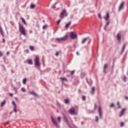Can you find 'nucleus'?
I'll list each match as a JSON object with an SVG mask.
<instances>
[{
	"label": "nucleus",
	"instance_id": "nucleus-24",
	"mask_svg": "<svg viewBox=\"0 0 128 128\" xmlns=\"http://www.w3.org/2000/svg\"><path fill=\"white\" fill-rule=\"evenodd\" d=\"M122 80L123 82H126V76H123V77L122 78Z\"/></svg>",
	"mask_w": 128,
	"mask_h": 128
},
{
	"label": "nucleus",
	"instance_id": "nucleus-3",
	"mask_svg": "<svg viewBox=\"0 0 128 128\" xmlns=\"http://www.w3.org/2000/svg\"><path fill=\"white\" fill-rule=\"evenodd\" d=\"M64 16L66 18L68 16V12H66V10H62L60 14V18H62V19L64 18Z\"/></svg>",
	"mask_w": 128,
	"mask_h": 128
},
{
	"label": "nucleus",
	"instance_id": "nucleus-36",
	"mask_svg": "<svg viewBox=\"0 0 128 128\" xmlns=\"http://www.w3.org/2000/svg\"><path fill=\"white\" fill-rule=\"evenodd\" d=\"M98 18H99L100 20H102V15L100 14H98Z\"/></svg>",
	"mask_w": 128,
	"mask_h": 128
},
{
	"label": "nucleus",
	"instance_id": "nucleus-55",
	"mask_svg": "<svg viewBox=\"0 0 128 128\" xmlns=\"http://www.w3.org/2000/svg\"><path fill=\"white\" fill-rule=\"evenodd\" d=\"M76 54L78 56H79V55H80V54H78V52H76Z\"/></svg>",
	"mask_w": 128,
	"mask_h": 128
},
{
	"label": "nucleus",
	"instance_id": "nucleus-43",
	"mask_svg": "<svg viewBox=\"0 0 128 128\" xmlns=\"http://www.w3.org/2000/svg\"><path fill=\"white\" fill-rule=\"evenodd\" d=\"M124 122H121L120 126L121 127H122L124 126Z\"/></svg>",
	"mask_w": 128,
	"mask_h": 128
},
{
	"label": "nucleus",
	"instance_id": "nucleus-20",
	"mask_svg": "<svg viewBox=\"0 0 128 128\" xmlns=\"http://www.w3.org/2000/svg\"><path fill=\"white\" fill-rule=\"evenodd\" d=\"M6 100H4L0 104V106L4 107V105L6 104Z\"/></svg>",
	"mask_w": 128,
	"mask_h": 128
},
{
	"label": "nucleus",
	"instance_id": "nucleus-46",
	"mask_svg": "<svg viewBox=\"0 0 128 128\" xmlns=\"http://www.w3.org/2000/svg\"><path fill=\"white\" fill-rule=\"evenodd\" d=\"M96 108H97V106H96V104H94V110H96Z\"/></svg>",
	"mask_w": 128,
	"mask_h": 128
},
{
	"label": "nucleus",
	"instance_id": "nucleus-49",
	"mask_svg": "<svg viewBox=\"0 0 128 128\" xmlns=\"http://www.w3.org/2000/svg\"><path fill=\"white\" fill-rule=\"evenodd\" d=\"M3 54L2 53V52L0 51V57L2 56Z\"/></svg>",
	"mask_w": 128,
	"mask_h": 128
},
{
	"label": "nucleus",
	"instance_id": "nucleus-23",
	"mask_svg": "<svg viewBox=\"0 0 128 128\" xmlns=\"http://www.w3.org/2000/svg\"><path fill=\"white\" fill-rule=\"evenodd\" d=\"M0 33L1 34L2 36H4V31L2 30V29L1 28V27H0Z\"/></svg>",
	"mask_w": 128,
	"mask_h": 128
},
{
	"label": "nucleus",
	"instance_id": "nucleus-53",
	"mask_svg": "<svg viewBox=\"0 0 128 128\" xmlns=\"http://www.w3.org/2000/svg\"><path fill=\"white\" fill-rule=\"evenodd\" d=\"M2 42H4H4H6V40H4V38H3Z\"/></svg>",
	"mask_w": 128,
	"mask_h": 128
},
{
	"label": "nucleus",
	"instance_id": "nucleus-30",
	"mask_svg": "<svg viewBox=\"0 0 128 128\" xmlns=\"http://www.w3.org/2000/svg\"><path fill=\"white\" fill-rule=\"evenodd\" d=\"M68 102H70V100H68V99H66L64 100V102L66 104H68Z\"/></svg>",
	"mask_w": 128,
	"mask_h": 128
},
{
	"label": "nucleus",
	"instance_id": "nucleus-22",
	"mask_svg": "<svg viewBox=\"0 0 128 128\" xmlns=\"http://www.w3.org/2000/svg\"><path fill=\"white\" fill-rule=\"evenodd\" d=\"M90 94H94V87H92L90 91Z\"/></svg>",
	"mask_w": 128,
	"mask_h": 128
},
{
	"label": "nucleus",
	"instance_id": "nucleus-12",
	"mask_svg": "<svg viewBox=\"0 0 128 128\" xmlns=\"http://www.w3.org/2000/svg\"><path fill=\"white\" fill-rule=\"evenodd\" d=\"M12 104L14 106V112H16V102L14 101L12 102Z\"/></svg>",
	"mask_w": 128,
	"mask_h": 128
},
{
	"label": "nucleus",
	"instance_id": "nucleus-1",
	"mask_svg": "<svg viewBox=\"0 0 128 128\" xmlns=\"http://www.w3.org/2000/svg\"><path fill=\"white\" fill-rule=\"evenodd\" d=\"M18 26H19V30L20 32L22 34H23V36H26V29H24V26L20 24V22H19Z\"/></svg>",
	"mask_w": 128,
	"mask_h": 128
},
{
	"label": "nucleus",
	"instance_id": "nucleus-21",
	"mask_svg": "<svg viewBox=\"0 0 128 128\" xmlns=\"http://www.w3.org/2000/svg\"><path fill=\"white\" fill-rule=\"evenodd\" d=\"M21 20L22 21V22H23V24H25L26 26V20H24V18H21Z\"/></svg>",
	"mask_w": 128,
	"mask_h": 128
},
{
	"label": "nucleus",
	"instance_id": "nucleus-18",
	"mask_svg": "<svg viewBox=\"0 0 128 128\" xmlns=\"http://www.w3.org/2000/svg\"><path fill=\"white\" fill-rule=\"evenodd\" d=\"M108 64H104V74H106V69L108 68Z\"/></svg>",
	"mask_w": 128,
	"mask_h": 128
},
{
	"label": "nucleus",
	"instance_id": "nucleus-58",
	"mask_svg": "<svg viewBox=\"0 0 128 128\" xmlns=\"http://www.w3.org/2000/svg\"><path fill=\"white\" fill-rule=\"evenodd\" d=\"M12 114V112H10V114Z\"/></svg>",
	"mask_w": 128,
	"mask_h": 128
},
{
	"label": "nucleus",
	"instance_id": "nucleus-38",
	"mask_svg": "<svg viewBox=\"0 0 128 128\" xmlns=\"http://www.w3.org/2000/svg\"><path fill=\"white\" fill-rule=\"evenodd\" d=\"M10 122H11V121H7L4 124H10Z\"/></svg>",
	"mask_w": 128,
	"mask_h": 128
},
{
	"label": "nucleus",
	"instance_id": "nucleus-35",
	"mask_svg": "<svg viewBox=\"0 0 128 128\" xmlns=\"http://www.w3.org/2000/svg\"><path fill=\"white\" fill-rule=\"evenodd\" d=\"M48 28V25H44L42 27L43 30H46V28Z\"/></svg>",
	"mask_w": 128,
	"mask_h": 128
},
{
	"label": "nucleus",
	"instance_id": "nucleus-59",
	"mask_svg": "<svg viewBox=\"0 0 128 128\" xmlns=\"http://www.w3.org/2000/svg\"><path fill=\"white\" fill-rule=\"evenodd\" d=\"M112 68H114V64H113V66H112Z\"/></svg>",
	"mask_w": 128,
	"mask_h": 128
},
{
	"label": "nucleus",
	"instance_id": "nucleus-10",
	"mask_svg": "<svg viewBox=\"0 0 128 128\" xmlns=\"http://www.w3.org/2000/svg\"><path fill=\"white\" fill-rule=\"evenodd\" d=\"M51 119H52V122L54 124V126H56V128H58V122H56V120H54V118L53 116L51 117Z\"/></svg>",
	"mask_w": 128,
	"mask_h": 128
},
{
	"label": "nucleus",
	"instance_id": "nucleus-62",
	"mask_svg": "<svg viewBox=\"0 0 128 128\" xmlns=\"http://www.w3.org/2000/svg\"><path fill=\"white\" fill-rule=\"evenodd\" d=\"M75 128H76V126H75Z\"/></svg>",
	"mask_w": 128,
	"mask_h": 128
},
{
	"label": "nucleus",
	"instance_id": "nucleus-54",
	"mask_svg": "<svg viewBox=\"0 0 128 128\" xmlns=\"http://www.w3.org/2000/svg\"><path fill=\"white\" fill-rule=\"evenodd\" d=\"M6 54H7V56H8V54H10V52H8L7 53H6Z\"/></svg>",
	"mask_w": 128,
	"mask_h": 128
},
{
	"label": "nucleus",
	"instance_id": "nucleus-56",
	"mask_svg": "<svg viewBox=\"0 0 128 128\" xmlns=\"http://www.w3.org/2000/svg\"><path fill=\"white\" fill-rule=\"evenodd\" d=\"M126 100H128V96L126 97Z\"/></svg>",
	"mask_w": 128,
	"mask_h": 128
},
{
	"label": "nucleus",
	"instance_id": "nucleus-57",
	"mask_svg": "<svg viewBox=\"0 0 128 128\" xmlns=\"http://www.w3.org/2000/svg\"><path fill=\"white\" fill-rule=\"evenodd\" d=\"M81 124H84V122H81Z\"/></svg>",
	"mask_w": 128,
	"mask_h": 128
},
{
	"label": "nucleus",
	"instance_id": "nucleus-42",
	"mask_svg": "<svg viewBox=\"0 0 128 128\" xmlns=\"http://www.w3.org/2000/svg\"><path fill=\"white\" fill-rule=\"evenodd\" d=\"M62 20H59L57 21V24H60V22Z\"/></svg>",
	"mask_w": 128,
	"mask_h": 128
},
{
	"label": "nucleus",
	"instance_id": "nucleus-34",
	"mask_svg": "<svg viewBox=\"0 0 128 128\" xmlns=\"http://www.w3.org/2000/svg\"><path fill=\"white\" fill-rule=\"evenodd\" d=\"M58 4V2H56L54 4V5H53L52 6V8H56V4Z\"/></svg>",
	"mask_w": 128,
	"mask_h": 128
},
{
	"label": "nucleus",
	"instance_id": "nucleus-16",
	"mask_svg": "<svg viewBox=\"0 0 128 128\" xmlns=\"http://www.w3.org/2000/svg\"><path fill=\"white\" fill-rule=\"evenodd\" d=\"M70 24H72V22H69L68 23H67L65 26L66 28V29L68 28H70Z\"/></svg>",
	"mask_w": 128,
	"mask_h": 128
},
{
	"label": "nucleus",
	"instance_id": "nucleus-39",
	"mask_svg": "<svg viewBox=\"0 0 128 128\" xmlns=\"http://www.w3.org/2000/svg\"><path fill=\"white\" fill-rule=\"evenodd\" d=\"M14 90L16 92H18V88H16L14 87Z\"/></svg>",
	"mask_w": 128,
	"mask_h": 128
},
{
	"label": "nucleus",
	"instance_id": "nucleus-31",
	"mask_svg": "<svg viewBox=\"0 0 128 128\" xmlns=\"http://www.w3.org/2000/svg\"><path fill=\"white\" fill-rule=\"evenodd\" d=\"M21 90L22 92H26V89L24 88H21Z\"/></svg>",
	"mask_w": 128,
	"mask_h": 128
},
{
	"label": "nucleus",
	"instance_id": "nucleus-33",
	"mask_svg": "<svg viewBox=\"0 0 128 128\" xmlns=\"http://www.w3.org/2000/svg\"><path fill=\"white\" fill-rule=\"evenodd\" d=\"M82 100H86V96H82Z\"/></svg>",
	"mask_w": 128,
	"mask_h": 128
},
{
	"label": "nucleus",
	"instance_id": "nucleus-44",
	"mask_svg": "<svg viewBox=\"0 0 128 128\" xmlns=\"http://www.w3.org/2000/svg\"><path fill=\"white\" fill-rule=\"evenodd\" d=\"M25 52H26V54H28V52H29L28 50L27 49V50H25Z\"/></svg>",
	"mask_w": 128,
	"mask_h": 128
},
{
	"label": "nucleus",
	"instance_id": "nucleus-32",
	"mask_svg": "<svg viewBox=\"0 0 128 128\" xmlns=\"http://www.w3.org/2000/svg\"><path fill=\"white\" fill-rule=\"evenodd\" d=\"M118 108H120V102H117Z\"/></svg>",
	"mask_w": 128,
	"mask_h": 128
},
{
	"label": "nucleus",
	"instance_id": "nucleus-25",
	"mask_svg": "<svg viewBox=\"0 0 128 128\" xmlns=\"http://www.w3.org/2000/svg\"><path fill=\"white\" fill-rule=\"evenodd\" d=\"M60 79L61 80L62 82H64V80H65L66 82H68V79H66V78H60Z\"/></svg>",
	"mask_w": 128,
	"mask_h": 128
},
{
	"label": "nucleus",
	"instance_id": "nucleus-4",
	"mask_svg": "<svg viewBox=\"0 0 128 128\" xmlns=\"http://www.w3.org/2000/svg\"><path fill=\"white\" fill-rule=\"evenodd\" d=\"M68 36L66 35L60 38H56V40H57V42H64V40H68Z\"/></svg>",
	"mask_w": 128,
	"mask_h": 128
},
{
	"label": "nucleus",
	"instance_id": "nucleus-41",
	"mask_svg": "<svg viewBox=\"0 0 128 128\" xmlns=\"http://www.w3.org/2000/svg\"><path fill=\"white\" fill-rule=\"evenodd\" d=\"M30 48L31 50H34V46H30Z\"/></svg>",
	"mask_w": 128,
	"mask_h": 128
},
{
	"label": "nucleus",
	"instance_id": "nucleus-19",
	"mask_svg": "<svg viewBox=\"0 0 128 128\" xmlns=\"http://www.w3.org/2000/svg\"><path fill=\"white\" fill-rule=\"evenodd\" d=\"M29 94H32L34 96H38V95L36 94V92H30Z\"/></svg>",
	"mask_w": 128,
	"mask_h": 128
},
{
	"label": "nucleus",
	"instance_id": "nucleus-27",
	"mask_svg": "<svg viewBox=\"0 0 128 128\" xmlns=\"http://www.w3.org/2000/svg\"><path fill=\"white\" fill-rule=\"evenodd\" d=\"M26 78H24L22 80V84H26Z\"/></svg>",
	"mask_w": 128,
	"mask_h": 128
},
{
	"label": "nucleus",
	"instance_id": "nucleus-28",
	"mask_svg": "<svg viewBox=\"0 0 128 128\" xmlns=\"http://www.w3.org/2000/svg\"><path fill=\"white\" fill-rule=\"evenodd\" d=\"M36 6V5H34V4H32L30 6V8H32V10L34 8V7Z\"/></svg>",
	"mask_w": 128,
	"mask_h": 128
},
{
	"label": "nucleus",
	"instance_id": "nucleus-7",
	"mask_svg": "<svg viewBox=\"0 0 128 128\" xmlns=\"http://www.w3.org/2000/svg\"><path fill=\"white\" fill-rule=\"evenodd\" d=\"M68 112L69 114H72V116H76L78 114L76 112V110L74 108H71L70 109Z\"/></svg>",
	"mask_w": 128,
	"mask_h": 128
},
{
	"label": "nucleus",
	"instance_id": "nucleus-61",
	"mask_svg": "<svg viewBox=\"0 0 128 128\" xmlns=\"http://www.w3.org/2000/svg\"><path fill=\"white\" fill-rule=\"evenodd\" d=\"M30 34H32V31L30 32Z\"/></svg>",
	"mask_w": 128,
	"mask_h": 128
},
{
	"label": "nucleus",
	"instance_id": "nucleus-26",
	"mask_svg": "<svg viewBox=\"0 0 128 128\" xmlns=\"http://www.w3.org/2000/svg\"><path fill=\"white\" fill-rule=\"evenodd\" d=\"M87 40H88V38H84L83 39V40L82 41V44H84L86 42Z\"/></svg>",
	"mask_w": 128,
	"mask_h": 128
},
{
	"label": "nucleus",
	"instance_id": "nucleus-48",
	"mask_svg": "<svg viewBox=\"0 0 128 128\" xmlns=\"http://www.w3.org/2000/svg\"><path fill=\"white\" fill-rule=\"evenodd\" d=\"M57 118H58V121L60 122V117L58 116V117Z\"/></svg>",
	"mask_w": 128,
	"mask_h": 128
},
{
	"label": "nucleus",
	"instance_id": "nucleus-8",
	"mask_svg": "<svg viewBox=\"0 0 128 128\" xmlns=\"http://www.w3.org/2000/svg\"><path fill=\"white\" fill-rule=\"evenodd\" d=\"M98 112L99 114V118H102V108L100 106L98 107Z\"/></svg>",
	"mask_w": 128,
	"mask_h": 128
},
{
	"label": "nucleus",
	"instance_id": "nucleus-14",
	"mask_svg": "<svg viewBox=\"0 0 128 128\" xmlns=\"http://www.w3.org/2000/svg\"><path fill=\"white\" fill-rule=\"evenodd\" d=\"M110 18V14H108V12H106V16L104 17V20L106 21L108 20V19Z\"/></svg>",
	"mask_w": 128,
	"mask_h": 128
},
{
	"label": "nucleus",
	"instance_id": "nucleus-2",
	"mask_svg": "<svg viewBox=\"0 0 128 128\" xmlns=\"http://www.w3.org/2000/svg\"><path fill=\"white\" fill-rule=\"evenodd\" d=\"M62 116H63V120L65 122L66 124H67L68 128H72V126H70V122H68V117L64 114V113H62Z\"/></svg>",
	"mask_w": 128,
	"mask_h": 128
},
{
	"label": "nucleus",
	"instance_id": "nucleus-29",
	"mask_svg": "<svg viewBox=\"0 0 128 128\" xmlns=\"http://www.w3.org/2000/svg\"><path fill=\"white\" fill-rule=\"evenodd\" d=\"M28 64H32V60H28Z\"/></svg>",
	"mask_w": 128,
	"mask_h": 128
},
{
	"label": "nucleus",
	"instance_id": "nucleus-51",
	"mask_svg": "<svg viewBox=\"0 0 128 128\" xmlns=\"http://www.w3.org/2000/svg\"><path fill=\"white\" fill-rule=\"evenodd\" d=\"M78 92L79 94H80L82 92V90H80V89H78Z\"/></svg>",
	"mask_w": 128,
	"mask_h": 128
},
{
	"label": "nucleus",
	"instance_id": "nucleus-15",
	"mask_svg": "<svg viewBox=\"0 0 128 128\" xmlns=\"http://www.w3.org/2000/svg\"><path fill=\"white\" fill-rule=\"evenodd\" d=\"M106 25H105V26H104V30H106V27L108 26V24H110V21H108V20L107 21H106Z\"/></svg>",
	"mask_w": 128,
	"mask_h": 128
},
{
	"label": "nucleus",
	"instance_id": "nucleus-6",
	"mask_svg": "<svg viewBox=\"0 0 128 128\" xmlns=\"http://www.w3.org/2000/svg\"><path fill=\"white\" fill-rule=\"evenodd\" d=\"M70 36L72 40H74L78 38V35L74 32H70Z\"/></svg>",
	"mask_w": 128,
	"mask_h": 128
},
{
	"label": "nucleus",
	"instance_id": "nucleus-52",
	"mask_svg": "<svg viewBox=\"0 0 128 128\" xmlns=\"http://www.w3.org/2000/svg\"><path fill=\"white\" fill-rule=\"evenodd\" d=\"M10 96H12V97L14 96V95L12 93L10 94Z\"/></svg>",
	"mask_w": 128,
	"mask_h": 128
},
{
	"label": "nucleus",
	"instance_id": "nucleus-13",
	"mask_svg": "<svg viewBox=\"0 0 128 128\" xmlns=\"http://www.w3.org/2000/svg\"><path fill=\"white\" fill-rule=\"evenodd\" d=\"M126 110V108H124L120 112V114L119 115V116L120 118L122 116L123 114H124V112Z\"/></svg>",
	"mask_w": 128,
	"mask_h": 128
},
{
	"label": "nucleus",
	"instance_id": "nucleus-45",
	"mask_svg": "<svg viewBox=\"0 0 128 128\" xmlns=\"http://www.w3.org/2000/svg\"><path fill=\"white\" fill-rule=\"evenodd\" d=\"M74 74V70H72L71 72V75L72 76V74Z\"/></svg>",
	"mask_w": 128,
	"mask_h": 128
},
{
	"label": "nucleus",
	"instance_id": "nucleus-40",
	"mask_svg": "<svg viewBox=\"0 0 128 128\" xmlns=\"http://www.w3.org/2000/svg\"><path fill=\"white\" fill-rule=\"evenodd\" d=\"M58 54H60V52H56L55 54L56 56H58Z\"/></svg>",
	"mask_w": 128,
	"mask_h": 128
},
{
	"label": "nucleus",
	"instance_id": "nucleus-5",
	"mask_svg": "<svg viewBox=\"0 0 128 128\" xmlns=\"http://www.w3.org/2000/svg\"><path fill=\"white\" fill-rule=\"evenodd\" d=\"M34 64L36 66H40V57H36L34 60Z\"/></svg>",
	"mask_w": 128,
	"mask_h": 128
},
{
	"label": "nucleus",
	"instance_id": "nucleus-37",
	"mask_svg": "<svg viewBox=\"0 0 128 128\" xmlns=\"http://www.w3.org/2000/svg\"><path fill=\"white\" fill-rule=\"evenodd\" d=\"M96 122H98V116H96Z\"/></svg>",
	"mask_w": 128,
	"mask_h": 128
},
{
	"label": "nucleus",
	"instance_id": "nucleus-47",
	"mask_svg": "<svg viewBox=\"0 0 128 128\" xmlns=\"http://www.w3.org/2000/svg\"><path fill=\"white\" fill-rule=\"evenodd\" d=\"M114 106V104H111L110 106V108H112V106Z\"/></svg>",
	"mask_w": 128,
	"mask_h": 128
},
{
	"label": "nucleus",
	"instance_id": "nucleus-9",
	"mask_svg": "<svg viewBox=\"0 0 128 128\" xmlns=\"http://www.w3.org/2000/svg\"><path fill=\"white\" fill-rule=\"evenodd\" d=\"M124 2L122 1L119 6L118 11L120 12L122 10H124Z\"/></svg>",
	"mask_w": 128,
	"mask_h": 128
},
{
	"label": "nucleus",
	"instance_id": "nucleus-60",
	"mask_svg": "<svg viewBox=\"0 0 128 128\" xmlns=\"http://www.w3.org/2000/svg\"><path fill=\"white\" fill-rule=\"evenodd\" d=\"M12 73L14 74V71L12 70Z\"/></svg>",
	"mask_w": 128,
	"mask_h": 128
},
{
	"label": "nucleus",
	"instance_id": "nucleus-11",
	"mask_svg": "<svg viewBox=\"0 0 128 128\" xmlns=\"http://www.w3.org/2000/svg\"><path fill=\"white\" fill-rule=\"evenodd\" d=\"M116 39L118 40V44H120V40H122V34H117Z\"/></svg>",
	"mask_w": 128,
	"mask_h": 128
},
{
	"label": "nucleus",
	"instance_id": "nucleus-50",
	"mask_svg": "<svg viewBox=\"0 0 128 128\" xmlns=\"http://www.w3.org/2000/svg\"><path fill=\"white\" fill-rule=\"evenodd\" d=\"M86 82L87 83L90 84V82H88V78H86Z\"/></svg>",
	"mask_w": 128,
	"mask_h": 128
},
{
	"label": "nucleus",
	"instance_id": "nucleus-17",
	"mask_svg": "<svg viewBox=\"0 0 128 128\" xmlns=\"http://www.w3.org/2000/svg\"><path fill=\"white\" fill-rule=\"evenodd\" d=\"M126 48V44H124L122 48V50L120 52V54H124V49Z\"/></svg>",
	"mask_w": 128,
	"mask_h": 128
}]
</instances>
